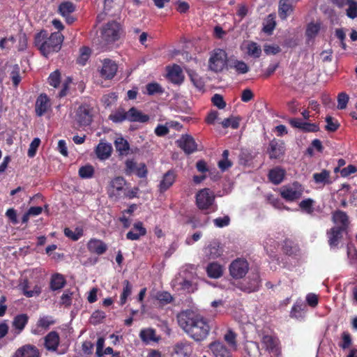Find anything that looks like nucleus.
Wrapping results in <instances>:
<instances>
[{
	"label": "nucleus",
	"instance_id": "obj_1",
	"mask_svg": "<svg viewBox=\"0 0 357 357\" xmlns=\"http://www.w3.org/2000/svg\"><path fill=\"white\" fill-rule=\"evenodd\" d=\"M180 327L193 340L199 342L205 340L211 327L208 321L202 315L188 310L177 316Z\"/></svg>",
	"mask_w": 357,
	"mask_h": 357
},
{
	"label": "nucleus",
	"instance_id": "obj_2",
	"mask_svg": "<svg viewBox=\"0 0 357 357\" xmlns=\"http://www.w3.org/2000/svg\"><path fill=\"white\" fill-rule=\"evenodd\" d=\"M63 37L59 32H55L47 38L45 32H40L36 36L35 45L38 47L41 54L47 57L53 52L60 50Z\"/></svg>",
	"mask_w": 357,
	"mask_h": 357
},
{
	"label": "nucleus",
	"instance_id": "obj_3",
	"mask_svg": "<svg viewBox=\"0 0 357 357\" xmlns=\"http://www.w3.org/2000/svg\"><path fill=\"white\" fill-rule=\"evenodd\" d=\"M121 33L122 30L119 23L115 21L107 23L101 29L100 38L101 48H107L109 45L118 40Z\"/></svg>",
	"mask_w": 357,
	"mask_h": 357
},
{
	"label": "nucleus",
	"instance_id": "obj_4",
	"mask_svg": "<svg viewBox=\"0 0 357 357\" xmlns=\"http://www.w3.org/2000/svg\"><path fill=\"white\" fill-rule=\"evenodd\" d=\"M227 63V54L225 50L217 49L211 54L208 60V68L215 73L222 72Z\"/></svg>",
	"mask_w": 357,
	"mask_h": 357
},
{
	"label": "nucleus",
	"instance_id": "obj_5",
	"mask_svg": "<svg viewBox=\"0 0 357 357\" xmlns=\"http://www.w3.org/2000/svg\"><path fill=\"white\" fill-rule=\"evenodd\" d=\"M303 188L298 182L284 185L280 189L281 197L287 202H294L299 199L303 193Z\"/></svg>",
	"mask_w": 357,
	"mask_h": 357
},
{
	"label": "nucleus",
	"instance_id": "obj_6",
	"mask_svg": "<svg viewBox=\"0 0 357 357\" xmlns=\"http://www.w3.org/2000/svg\"><path fill=\"white\" fill-rule=\"evenodd\" d=\"M213 192L208 188L199 190L196 195V204L197 207L202 211L208 210L214 202Z\"/></svg>",
	"mask_w": 357,
	"mask_h": 357
},
{
	"label": "nucleus",
	"instance_id": "obj_7",
	"mask_svg": "<svg viewBox=\"0 0 357 357\" xmlns=\"http://www.w3.org/2000/svg\"><path fill=\"white\" fill-rule=\"evenodd\" d=\"M93 113V107L84 103L77 108L75 118L79 126H89L92 121Z\"/></svg>",
	"mask_w": 357,
	"mask_h": 357
},
{
	"label": "nucleus",
	"instance_id": "obj_8",
	"mask_svg": "<svg viewBox=\"0 0 357 357\" xmlns=\"http://www.w3.org/2000/svg\"><path fill=\"white\" fill-rule=\"evenodd\" d=\"M261 344L271 357L280 356L281 349L278 339L272 335H266L262 337Z\"/></svg>",
	"mask_w": 357,
	"mask_h": 357
},
{
	"label": "nucleus",
	"instance_id": "obj_9",
	"mask_svg": "<svg viewBox=\"0 0 357 357\" xmlns=\"http://www.w3.org/2000/svg\"><path fill=\"white\" fill-rule=\"evenodd\" d=\"M126 182L121 176H117L112 179L107 188V193L110 198L118 199L124 192V186Z\"/></svg>",
	"mask_w": 357,
	"mask_h": 357
},
{
	"label": "nucleus",
	"instance_id": "obj_10",
	"mask_svg": "<svg viewBox=\"0 0 357 357\" xmlns=\"http://www.w3.org/2000/svg\"><path fill=\"white\" fill-rule=\"evenodd\" d=\"M118 70V66L115 61L105 59L102 61V65L100 70V76L105 79H112Z\"/></svg>",
	"mask_w": 357,
	"mask_h": 357
},
{
	"label": "nucleus",
	"instance_id": "obj_11",
	"mask_svg": "<svg viewBox=\"0 0 357 357\" xmlns=\"http://www.w3.org/2000/svg\"><path fill=\"white\" fill-rule=\"evenodd\" d=\"M333 2L339 8H345L348 17L354 19L357 17V0H333Z\"/></svg>",
	"mask_w": 357,
	"mask_h": 357
},
{
	"label": "nucleus",
	"instance_id": "obj_12",
	"mask_svg": "<svg viewBox=\"0 0 357 357\" xmlns=\"http://www.w3.org/2000/svg\"><path fill=\"white\" fill-rule=\"evenodd\" d=\"M50 107V100L46 94L42 93L38 97L36 101V113L38 116H41L47 112Z\"/></svg>",
	"mask_w": 357,
	"mask_h": 357
},
{
	"label": "nucleus",
	"instance_id": "obj_13",
	"mask_svg": "<svg viewBox=\"0 0 357 357\" xmlns=\"http://www.w3.org/2000/svg\"><path fill=\"white\" fill-rule=\"evenodd\" d=\"M294 0H280L278 3V15L285 20L294 10Z\"/></svg>",
	"mask_w": 357,
	"mask_h": 357
},
{
	"label": "nucleus",
	"instance_id": "obj_14",
	"mask_svg": "<svg viewBox=\"0 0 357 357\" xmlns=\"http://www.w3.org/2000/svg\"><path fill=\"white\" fill-rule=\"evenodd\" d=\"M178 146L187 154L193 153L197 149V144L194 139L190 135H183L177 141Z\"/></svg>",
	"mask_w": 357,
	"mask_h": 357
},
{
	"label": "nucleus",
	"instance_id": "obj_15",
	"mask_svg": "<svg viewBox=\"0 0 357 357\" xmlns=\"http://www.w3.org/2000/svg\"><path fill=\"white\" fill-rule=\"evenodd\" d=\"M204 253L208 259H216L222 255V250L220 248V243L213 241L204 248Z\"/></svg>",
	"mask_w": 357,
	"mask_h": 357
},
{
	"label": "nucleus",
	"instance_id": "obj_16",
	"mask_svg": "<svg viewBox=\"0 0 357 357\" xmlns=\"http://www.w3.org/2000/svg\"><path fill=\"white\" fill-rule=\"evenodd\" d=\"M96 154L100 160H106L109 158L112 154V146L111 144L100 140L96 149Z\"/></svg>",
	"mask_w": 357,
	"mask_h": 357
},
{
	"label": "nucleus",
	"instance_id": "obj_17",
	"mask_svg": "<svg viewBox=\"0 0 357 357\" xmlns=\"http://www.w3.org/2000/svg\"><path fill=\"white\" fill-rule=\"evenodd\" d=\"M176 173L169 170L167 172L162 176L158 185L159 191L162 193L167 190L174 183L176 180Z\"/></svg>",
	"mask_w": 357,
	"mask_h": 357
},
{
	"label": "nucleus",
	"instance_id": "obj_18",
	"mask_svg": "<svg viewBox=\"0 0 357 357\" xmlns=\"http://www.w3.org/2000/svg\"><path fill=\"white\" fill-rule=\"evenodd\" d=\"M13 357H40V353L35 346L26 344L19 348Z\"/></svg>",
	"mask_w": 357,
	"mask_h": 357
},
{
	"label": "nucleus",
	"instance_id": "obj_19",
	"mask_svg": "<svg viewBox=\"0 0 357 357\" xmlns=\"http://www.w3.org/2000/svg\"><path fill=\"white\" fill-rule=\"evenodd\" d=\"M284 146L282 142L275 139L271 141L269 144L268 154L271 158L278 159L283 155Z\"/></svg>",
	"mask_w": 357,
	"mask_h": 357
},
{
	"label": "nucleus",
	"instance_id": "obj_20",
	"mask_svg": "<svg viewBox=\"0 0 357 357\" xmlns=\"http://www.w3.org/2000/svg\"><path fill=\"white\" fill-rule=\"evenodd\" d=\"M88 250L98 255H102L107 250V245L101 240L91 238L87 243Z\"/></svg>",
	"mask_w": 357,
	"mask_h": 357
},
{
	"label": "nucleus",
	"instance_id": "obj_21",
	"mask_svg": "<svg viewBox=\"0 0 357 357\" xmlns=\"http://www.w3.org/2000/svg\"><path fill=\"white\" fill-rule=\"evenodd\" d=\"M333 221L337 227L343 231H345L349 225V218L346 213L342 211H337L333 214Z\"/></svg>",
	"mask_w": 357,
	"mask_h": 357
},
{
	"label": "nucleus",
	"instance_id": "obj_22",
	"mask_svg": "<svg viewBox=\"0 0 357 357\" xmlns=\"http://www.w3.org/2000/svg\"><path fill=\"white\" fill-rule=\"evenodd\" d=\"M146 234V229L143 227L142 222H137L133 225L132 229L127 233L126 238L128 240L136 241L139 240L141 236H145Z\"/></svg>",
	"mask_w": 357,
	"mask_h": 357
},
{
	"label": "nucleus",
	"instance_id": "obj_23",
	"mask_svg": "<svg viewBox=\"0 0 357 357\" xmlns=\"http://www.w3.org/2000/svg\"><path fill=\"white\" fill-rule=\"evenodd\" d=\"M344 231L337 227H333L327 231V236L328 238V244L331 248L337 246L340 240L342 237V232Z\"/></svg>",
	"mask_w": 357,
	"mask_h": 357
},
{
	"label": "nucleus",
	"instance_id": "obj_24",
	"mask_svg": "<svg viewBox=\"0 0 357 357\" xmlns=\"http://www.w3.org/2000/svg\"><path fill=\"white\" fill-rule=\"evenodd\" d=\"M209 348L215 357H231L230 351L220 342H213Z\"/></svg>",
	"mask_w": 357,
	"mask_h": 357
},
{
	"label": "nucleus",
	"instance_id": "obj_25",
	"mask_svg": "<svg viewBox=\"0 0 357 357\" xmlns=\"http://www.w3.org/2000/svg\"><path fill=\"white\" fill-rule=\"evenodd\" d=\"M149 116L144 114L135 107H131L128 111V121L130 122L145 123L148 121Z\"/></svg>",
	"mask_w": 357,
	"mask_h": 357
},
{
	"label": "nucleus",
	"instance_id": "obj_26",
	"mask_svg": "<svg viewBox=\"0 0 357 357\" xmlns=\"http://www.w3.org/2000/svg\"><path fill=\"white\" fill-rule=\"evenodd\" d=\"M306 311V306L304 305L302 301H298L293 305L291 310L290 317L298 320H302L305 317Z\"/></svg>",
	"mask_w": 357,
	"mask_h": 357
},
{
	"label": "nucleus",
	"instance_id": "obj_27",
	"mask_svg": "<svg viewBox=\"0 0 357 357\" xmlns=\"http://www.w3.org/2000/svg\"><path fill=\"white\" fill-rule=\"evenodd\" d=\"M139 337L142 341L146 344L152 342H157L159 340V338L155 334V331L151 328L142 329L139 333Z\"/></svg>",
	"mask_w": 357,
	"mask_h": 357
},
{
	"label": "nucleus",
	"instance_id": "obj_28",
	"mask_svg": "<svg viewBox=\"0 0 357 357\" xmlns=\"http://www.w3.org/2000/svg\"><path fill=\"white\" fill-rule=\"evenodd\" d=\"M59 344V336L56 332H50L45 338V346L47 350L55 351Z\"/></svg>",
	"mask_w": 357,
	"mask_h": 357
},
{
	"label": "nucleus",
	"instance_id": "obj_29",
	"mask_svg": "<svg viewBox=\"0 0 357 357\" xmlns=\"http://www.w3.org/2000/svg\"><path fill=\"white\" fill-rule=\"evenodd\" d=\"M168 77L169 79L175 84H180L183 80V76L182 74V70L181 67L178 65L173 66L168 70Z\"/></svg>",
	"mask_w": 357,
	"mask_h": 357
},
{
	"label": "nucleus",
	"instance_id": "obj_30",
	"mask_svg": "<svg viewBox=\"0 0 357 357\" xmlns=\"http://www.w3.org/2000/svg\"><path fill=\"white\" fill-rule=\"evenodd\" d=\"M229 67L234 69L238 74H245L250 70L245 62L238 59H231L229 61Z\"/></svg>",
	"mask_w": 357,
	"mask_h": 357
},
{
	"label": "nucleus",
	"instance_id": "obj_31",
	"mask_svg": "<svg viewBox=\"0 0 357 357\" xmlns=\"http://www.w3.org/2000/svg\"><path fill=\"white\" fill-rule=\"evenodd\" d=\"M208 212L205 213L195 214L190 220V222L192 224L194 228L204 227L207 225L209 218L207 216Z\"/></svg>",
	"mask_w": 357,
	"mask_h": 357
},
{
	"label": "nucleus",
	"instance_id": "obj_32",
	"mask_svg": "<svg viewBox=\"0 0 357 357\" xmlns=\"http://www.w3.org/2000/svg\"><path fill=\"white\" fill-rule=\"evenodd\" d=\"M284 175L285 171L283 169L275 167L270 170L268 178L273 183L278 185L283 181Z\"/></svg>",
	"mask_w": 357,
	"mask_h": 357
},
{
	"label": "nucleus",
	"instance_id": "obj_33",
	"mask_svg": "<svg viewBox=\"0 0 357 357\" xmlns=\"http://www.w3.org/2000/svg\"><path fill=\"white\" fill-rule=\"evenodd\" d=\"M192 351V346L188 342H181L175 346V352L183 357H188Z\"/></svg>",
	"mask_w": 357,
	"mask_h": 357
},
{
	"label": "nucleus",
	"instance_id": "obj_34",
	"mask_svg": "<svg viewBox=\"0 0 357 357\" xmlns=\"http://www.w3.org/2000/svg\"><path fill=\"white\" fill-rule=\"evenodd\" d=\"M114 145L116 151L120 155H127L128 153L130 146L126 139L119 137H117L114 141Z\"/></svg>",
	"mask_w": 357,
	"mask_h": 357
},
{
	"label": "nucleus",
	"instance_id": "obj_35",
	"mask_svg": "<svg viewBox=\"0 0 357 357\" xmlns=\"http://www.w3.org/2000/svg\"><path fill=\"white\" fill-rule=\"evenodd\" d=\"M28 316L25 314L17 315L13 321V326L17 330V333L19 334L24 329L28 322Z\"/></svg>",
	"mask_w": 357,
	"mask_h": 357
},
{
	"label": "nucleus",
	"instance_id": "obj_36",
	"mask_svg": "<svg viewBox=\"0 0 357 357\" xmlns=\"http://www.w3.org/2000/svg\"><path fill=\"white\" fill-rule=\"evenodd\" d=\"M109 119L114 123H121L126 120L128 121V111L121 107L118 108L109 116Z\"/></svg>",
	"mask_w": 357,
	"mask_h": 357
},
{
	"label": "nucleus",
	"instance_id": "obj_37",
	"mask_svg": "<svg viewBox=\"0 0 357 357\" xmlns=\"http://www.w3.org/2000/svg\"><path fill=\"white\" fill-rule=\"evenodd\" d=\"M330 172L326 169H323L320 173H314L313 178L316 183L326 185L331 183L330 180Z\"/></svg>",
	"mask_w": 357,
	"mask_h": 357
},
{
	"label": "nucleus",
	"instance_id": "obj_38",
	"mask_svg": "<svg viewBox=\"0 0 357 357\" xmlns=\"http://www.w3.org/2000/svg\"><path fill=\"white\" fill-rule=\"evenodd\" d=\"M188 75L193 85L199 90H202L204 87L203 79L194 70H188Z\"/></svg>",
	"mask_w": 357,
	"mask_h": 357
},
{
	"label": "nucleus",
	"instance_id": "obj_39",
	"mask_svg": "<svg viewBox=\"0 0 357 357\" xmlns=\"http://www.w3.org/2000/svg\"><path fill=\"white\" fill-rule=\"evenodd\" d=\"M247 54L255 59L259 58L261 54V47L255 42H249L246 46Z\"/></svg>",
	"mask_w": 357,
	"mask_h": 357
},
{
	"label": "nucleus",
	"instance_id": "obj_40",
	"mask_svg": "<svg viewBox=\"0 0 357 357\" xmlns=\"http://www.w3.org/2000/svg\"><path fill=\"white\" fill-rule=\"evenodd\" d=\"M66 284V280L63 276L61 274L56 273L52 275L50 287L52 290H58L63 287Z\"/></svg>",
	"mask_w": 357,
	"mask_h": 357
},
{
	"label": "nucleus",
	"instance_id": "obj_41",
	"mask_svg": "<svg viewBox=\"0 0 357 357\" xmlns=\"http://www.w3.org/2000/svg\"><path fill=\"white\" fill-rule=\"evenodd\" d=\"M74 10L75 6L70 1L63 2L59 6V11L63 17H68Z\"/></svg>",
	"mask_w": 357,
	"mask_h": 357
},
{
	"label": "nucleus",
	"instance_id": "obj_42",
	"mask_svg": "<svg viewBox=\"0 0 357 357\" xmlns=\"http://www.w3.org/2000/svg\"><path fill=\"white\" fill-rule=\"evenodd\" d=\"M314 201L312 199L308 198L301 201L299 203V207L302 211L311 215L314 213Z\"/></svg>",
	"mask_w": 357,
	"mask_h": 357
},
{
	"label": "nucleus",
	"instance_id": "obj_43",
	"mask_svg": "<svg viewBox=\"0 0 357 357\" xmlns=\"http://www.w3.org/2000/svg\"><path fill=\"white\" fill-rule=\"evenodd\" d=\"M245 349L248 353V357H255L260 353L259 345L255 342H248L245 344Z\"/></svg>",
	"mask_w": 357,
	"mask_h": 357
},
{
	"label": "nucleus",
	"instance_id": "obj_44",
	"mask_svg": "<svg viewBox=\"0 0 357 357\" xmlns=\"http://www.w3.org/2000/svg\"><path fill=\"white\" fill-rule=\"evenodd\" d=\"M132 292V286L128 280H125L123 292L121 295L119 303L121 305H123L127 298L130 296Z\"/></svg>",
	"mask_w": 357,
	"mask_h": 357
},
{
	"label": "nucleus",
	"instance_id": "obj_45",
	"mask_svg": "<svg viewBox=\"0 0 357 357\" xmlns=\"http://www.w3.org/2000/svg\"><path fill=\"white\" fill-rule=\"evenodd\" d=\"M275 15L270 14L266 19L265 24L264 26V31L268 33H271L275 27Z\"/></svg>",
	"mask_w": 357,
	"mask_h": 357
},
{
	"label": "nucleus",
	"instance_id": "obj_46",
	"mask_svg": "<svg viewBox=\"0 0 357 357\" xmlns=\"http://www.w3.org/2000/svg\"><path fill=\"white\" fill-rule=\"evenodd\" d=\"M10 77L14 86H17L20 84L22 77L20 76V69L18 65H15L13 66L12 71L10 74Z\"/></svg>",
	"mask_w": 357,
	"mask_h": 357
},
{
	"label": "nucleus",
	"instance_id": "obj_47",
	"mask_svg": "<svg viewBox=\"0 0 357 357\" xmlns=\"http://www.w3.org/2000/svg\"><path fill=\"white\" fill-rule=\"evenodd\" d=\"M283 250L288 255H296L298 248L292 241L287 240L284 242Z\"/></svg>",
	"mask_w": 357,
	"mask_h": 357
},
{
	"label": "nucleus",
	"instance_id": "obj_48",
	"mask_svg": "<svg viewBox=\"0 0 357 357\" xmlns=\"http://www.w3.org/2000/svg\"><path fill=\"white\" fill-rule=\"evenodd\" d=\"M229 151L225 150L222 153V159L218 162V167L222 171H225L232 165L231 162L228 159Z\"/></svg>",
	"mask_w": 357,
	"mask_h": 357
},
{
	"label": "nucleus",
	"instance_id": "obj_49",
	"mask_svg": "<svg viewBox=\"0 0 357 357\" xmlns=\"http://www.w3.org/2000/svg\"><path fill=\"white\" fill-rule=\"evenodd\" d=\"M320 30V24L319 23H310L306 29V36L308 38H314Z\"/></svg>",
	"mask_w": 357,
	"mask_h": 357
},
{
	"label": "nucleus",
	"instance_id": "obj_50",
	"mask_svg": "<svg viewBox=\"0 0 357 357\" xmlns=\"http://www.w3.org/2000/svg\"><path fill=\"white\" fill-rule=\"evenodd\" d=\"M155 298L162 305L168 304L172 301V296L167 291L158 292L155 296Z\"/></svg>",
	"mask_w": 357,
	"mask_h": 357
},
{
	"label": "nucleus",
	"instance_id": "obj_51",
	"mask_svg": "<svg viewBox=\"0 0 357 357\" xmlns=\"http://www.w3.org/2000/svg\"><path fill=\"white\" fill-rule=\"evenodd\" d=\"M225 340L227 342L231 350H236L237 344L236 341V334L233 331H229L225 335Z\"/></svg>",
	"mask_w": 357,
	"mask_h": 357
},
{
	"label": "nucleus",
	"instance_id": "obj_52",
	"mask_svg": "<svg viewBox=\"0 0 357 357\" xmlns=\"http://www.w3.org/2000/svg\"><path fill=\"white\" fill-rule=\"evenodd\" d=\"M94 169L91 165H85L79 168V175L82 178H89L93 176Z\"/></svg>",
	"mask_w": 357,
	"mask_h": 357
},
{
	"label": "nucleus",
	"instance_id": "obj_53",
	"mask_svg": "<svg viewBox=\"0 0 357 357\" xmlns=\"http://www.w3.org/2000/svg\"><path fill=\"white\" fill-rule=\"evenodd\" d=\"M146 93L150 96L154 95L155 93H162L163 92L160 85L155 82L148 84L146 86Z\"/></svg>",
	"mask_w": 357,
	"mask_h": 357
},
{
	"label": "nucleus",
	"instance_id": "obj_54",
	"mask_svg": "<svg viewBox=\"0 0 357 357\" xmlns=\"http://www.w3.org/2000/svg\"><path fill=\"white\" fill-rule=\"evenodd\" d=\"M91 54V50L87 47H83L80 49V55L77 59V62L82 65H85Z\"/></svg>",
	"mask_w": 357,
	"mask_h": 357
},
{
	"label": "nucleus",
	"instance_id": "obj_55",
	"mask_svg": "<svg viewBox=\"0 0 357 357\" xmlns=\"http://www.w3.org/2000/svg\"><path fill=\"white\" fill-rule=\"evenodd\" d=\"M260 285L259 276L257 273L253 274L252 278L250 280L249 286L247 287L248 291H255L259 289Z\"/></svg>",
	"mask_w": 357,
	"mask_h": 357
},
{
	"label": "nucleus",
	"instance_id": "obj_56",
	"mask_svg": "<svg viewBox=\"0 0 357 357\" xmlns=\"http://www.w3.org/2000/svg\"><path fill=\"white\" fill-rule=\"evenodd\" d=\"M53 323L54 321L51 317L43 316L40 317V319H38L37 326L38 328H41L44 330H46Z\"/></svg>",
	"mask_w": 357,
	"mask_h": 357
},
{
	"label": "nucleus",
	"instance_id": "obj_57",
	"mask_svg": "<svg viewBox=\"0 0 357 357\" xmlns=\"http://www.w3.org/2000/svg\"><path fill=\"white\" fill-rule=\"evenodd\" d=\"M349 99V96L346 93L342 92L339 93L337 96V108L340 109H345L347 107Z\"/></svg>",
	"mask_w": 357,
	"mask_h": 357
},
{
	"label": "nucleus",
	"instance_id": "obj_58",
	"mask_svg": "<svg viewBox=\"0 0 357 357\" xmlns=\"http://www.w3.org/2000/svg\"><path fill=\"white\" fill-rule=\"evenodd\" d=\"M65 235L73 241H77L82 236V231L79 229H76L74 231L69 228L64 229Z\"/></svg>",
	"mask_w": 357,
	"mask_h": 357
},
{
	"label": "nucleus",
	"instance_id": "obj_59",
	"mask_svg": "<svg viewBox=\"0 0 357 357\" xmlns=\"http://www.w3.org/2000/svg\"><path fill=\"white\" fill-rule=\"evenodd\" d=\"M60 73L58 70L52 73L48 78L49 84L54 88L58 87L60 84Z\"/></svg>",
	"mask_w": 357,
	"mask_h": 357
},
{
	"label": "nucleus",
	"instance_id": "obj_60",
	"mask_svg": "<svg viewBox=\"0 0 357 357\" xmlns=\"http://www.w3.org/2000/svg\"><path fill=\"white\" fill-rule=\"evenodd\" d=\"M248 261L243 257H240L234 260L229 268H248Z\"/></svg>",
	"mask_w": 357,
	"mask_h": 357
},
{
	"label": "nucleus",
	"instance_id": "obj_61",
	"mask_svg": "<svg viewBox=\"0 0 357 357\" xmlns=\"http://www.w3.org/2000/svg\"><path fill=\"white\" fill-rule=\"evenodd\" d=\"M214 225L217 227H227L230 223V218L228 215H225L223 217L217 218L213 220Z\"/></svg>",
	"mask_w": 357,
	"mask_h": 357
},
{
	"label": "nucleus",
	"instance_id": "obj_62",
	"mask_svg": "<svg viewBox=\"0 0 357 357\" xmlns=\"http://www.w3.org/2000/svg\"><path fill=\"white\" fill-rule=\"evenodd\" d=\"M40 143V140L39 138H34L33 140L30 144L29 150H28V155L30 158L33 157L36 155V150L38 148Z\"/></svg>",
	"mask_w": 357,
	"mask_h": 357
},
{
	"label": "nucleus",
	"instance_id": "obj_63",
	"mask_svg": "<svg viewBox=\"0 0 357 357\" xmlns=\"http://www.w3.org/2000/svg\"><path fill=\"white\" fill-rule=\"evenodd\" d=\"M326 121L327 123V125L326 126V129L328 131L334 132L339 127L337 121H334L333 118H332L331 116H327L326 118Z\"/></svg>",
	"mask_w": 357,
	"mask_h": 357
},
{
	"label": "nucleus",
	"instance_id": "obj_64",
	"mask_svg": "<svg viewBox=\"0 0 357 357\" xmlns=\"http://www.w3.org/2000/svg\"><path fill=\"white\" fill-rule=\"evenodd\" d=\"M212 102L219 109H223L226 106L223 97L220 94H215L212 97Z\"/></svg>",
	"mask_w": 357,
	"mask_h": 357
}]
</instances>
